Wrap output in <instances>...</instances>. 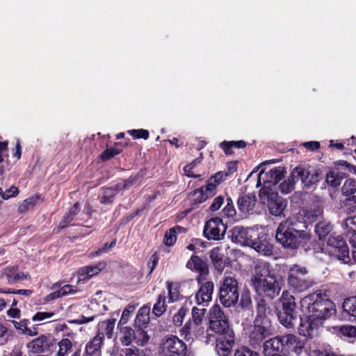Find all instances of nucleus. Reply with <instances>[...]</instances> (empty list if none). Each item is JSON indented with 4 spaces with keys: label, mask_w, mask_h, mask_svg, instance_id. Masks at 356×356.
Returning <instances> with one entry per match:
<instances>
[{
    "label": "nucleus",
    "mask_w": 356,
    "mask_h": 356,
    "mask_svg": "<svg viewBox=\"0 0 356 356\" xmlns=\"http://www.w3.org/2000/svg\"><path fill=\"white\" fill-rule=\"evenodd\" d=\"M307 226L301 224L297 218H288L282 222L276 230L277 242L284 249L297 250L309 249V243L312 236L305 229Z\"/></svg>",
    "instance_id": "nucleus-1"
},
{
    "label": "nucleus",
    "mask_w": 356,
    "mask_h": 356,
    "mask_svg": "<svg viewBox=\"0 0 356 356\" xmlns=\"http://www.w3.org/2000/svg\"><path fill=\"white\" fill-rule=\"evenodd\" d=\"M231 232L232 241L249 246L264 256L273 254V247L269 242L268 234L259 228L235 226Z\"/></svg>",
    "instance_id": "nucleus-2"
},
{
    "label": "nucleus",
    "mask_w": 356,
    "mask_h": 356,
    "mask_svg": "<svg viewBox=\"0 0 356 356\" xmlns=\"http://www.w3.org/2000/svg\"><path fill=\"white\" fill-rule=\"evenodd\" d=\"M272 310L265 299H260L256 307V316L253 328L249 334L248 341L256 348L264 343V341L273 334L274 327L270 316Z\"/></svg>",
    "instance_id": "nucleus-3"
},
{
    "label": "nucleus",
    "mask_w": 356,
    "mask_h": 356,
    "mask_svg": "<svg viewBox=\"0 0 356 356\" xmlns=\"http://www.w3.org/2000/svg\"><path fill=\"white\" fill-rule=\"evenodd\" d=\"M252 286L258 296L273 300L279 296L281 291L280 284L276 276L272 273L270 264L260 263L254 267V273L251 279Z\"/></svg>",
    "instance_id": "nucleus-4"
},
{
    "label": "nucleus",
    "mask_w": 356,
    "mask_h": 356,
    "mask_svg": "<svg viewBox=\"0 0 356 356\" xmlns=\"http://www.w3.org/2000/svg\"><path fill=\"white\" fill-rule=\"evenodd\" d=\"M305 343L293 334H286L273 337L264 343L265 356H291L300 355Z\"/></svg>",
    "instance_id": "nucleus-5"
},
{
    "label": "nucleus",
    "mask_w": 356,
    "mask_h": 356,
    "mask_svg": "<svg viewBox=\"0 0 356 356\" xmlns=\"http://www.w3.org/2000/svg\"><path fill=\"white\" fill-rule=\"evenodd\" d=\"M327 292L325 290H316L301 300L309 314L324 322L336 312L335 304Z\"/></svg>",
    "instance_id": "nucleus-6"
},
{
    "label": "nucleus",
    "mask_w": 356,
    "mask_h": 356,
    "mask_svg": "<svg viewBox=\"0 0 356 356\" xmlns=\"http://www.w3.org/2000/svg\"><path fill=\"white\" fill-rule=\"evenodd\" d=\"M275 313L281 325L286 328H293L298 321V310L296 298L289 291H284L278 299Z\"/></svg>",
    "instance_id": "nucleus-7"
},
{
    "label": "nucleus",
    "mask_w": 356,
    "mask_h": 356,
    "mask_svg": "<svg viewBox=\"0 0 356 356\" xmlns=\"http://www.w3.org/2000/svg\"><path fill=\"white\" fill-rule=\"evenodd\" d=\"M219 302L225 307L234 306L239 298L238 283L234 277L227 276L220 282L218 289Z\"/></svg>",
    "instance_id": "nucleus-8"
},
{
    "label": "nucleus",
    "mask_w": 356,
    "mask_h": 356,
    "mask_svg": "<svg viewBox=\"0 0 356 356\" xmlns=\"http://www.w3.org/2000/svg\"><path fill=\"white\" fill-rule=\"evenodd\" d=\"M288 284L297 292H302L313 286L314 282L306 267L294 264L289 270Z\"/></svg>",
    "instance_id": "nucleus-9"
},
{
    "label": "nucleus",
    "mask_w": 356,
    "mask_h": 356,
    "mask_svg": "<svg viewBox=\"0 0 356 356\" xmlns=\"http://www.w3.org/2000/svg\"><path fill=\"white\" fill-rule=\"evenodd\" d=\"M209 329L218 336L233 334L234 332L232 328L228 317L226 316L218 305L215 304L209 311Z\"/></svg>",
    "instance_id": "nucleus-10"
},
{
    "label": "nucleus",
    "mask_w": 356,
    "mask_h": 356,
    "mask_svg": "<svg viewBox=\"0 0 356 356\" xmlns=\"http://www.w3.org/2000/svg\"><path fill=\"white\" fill-rule=\"evenodd\" d=\"M325 252L343 264H350L351 258L346 241L341 235H330L327 241Z\"/></svg>",
    "instance_id": "nucleus-11"
},
{
    "label": "nucleus",
    "mask_w": 356,
    "mask_h": 356,
    "mask_svg": "<svg viewBox=\"0 0 356 356\" xmlns=\"http://www.w3.org/2000/svg\"><path fill=\"white\" fill-rule=\"evenodd\" d=\"M162 356H190L187 345L177 336L166 335L161 344Z\"/></svg>",
    "instance_id": "nucleus-12"
},
{
    "label": "nucleus",
    "mask_w": 356,
    "mask_h": 356,
    "mask_svg": "<svg viewBox=\"0 0 356 356\" xmlns=\"http://www.w3.org/2000/svg\"><path fill=\"white\" fill-rule=\"evenodd\" d=\"M29 352L42 355H51L56 350V339L50 334H41L27 343Z\"/></svg>",
    "instance_id": "nucleus-13"
},
{
    "label": "nucleus",
    "mask_w": 356,
    "mask_h": 356,
    "mask_svg": "<svg viewBox=\"0 0 356 356\" xmlns=\"http://www.w3.org/2000/svg\"><path fill=\"white\" fill-rule=\"evenodd\" d=\"M321 175V170L315 169L311 166L306 168L299 165L292 170V176L296 177L297 181L300 180L307 188H311L319 182Z\"/></svg>",
    "instance_id": "nucleus-14"
},
{
    "label": "nucleus",
    "mask_w": 356,
    "mask_h": 356,
    "mask_svg": "<svg viewBox=\"0 0 356 356\" xmlns=\"http://www.w3.org/2000/svg\"><path fill=\"white\" fill-rule=\"evenodd\" d=\"M323 323L324 321L308 314L300 318L298 333L307 338H313L318 335V330Z\"/></svg>",
    "instance_id": "nucleus-15"
},
{
    "label": "nucleus",
    "mask_w": 356,
    "mask_h": 356,
    "mask_svg": "<svg viewBox=\"0 0 356 356\" xmlns=\"http://www.w3.org/2000/svg\"><path fill=\"white\" fill-rule=\"evenodd\" d=\"M227 229V226L219 217L212 218L205 222L203 235L208 240H221Z\"/></svg>",
    "instance_id": "nucleus-16"
},
{
    "label": "nucleus",
    "mask_w": 356,
    "mask_h": 356,
    "mask_svg": "<svg viewBox=\"0 0 356 356\" xmlns=\"http://www.w3.org/2000/svg\"><path fill=\"white\" fill-rule=\"evenodd\" d=\"M266 196L269 213L275 216H281L287 206L286 200L272 190L266 191Z\"/></svg>",
    "instance_id": "nucleus-17"
},
{
    "label": "nucleus",
    "mask_w": 356,
    "mask_h": 356,
    "mask_svg": "<svg viewBox=\"0 0 356 356\" xmlns=\"http://www.w3.org/2000/svg\"><path fill=\"white\" fill-rule=\"evenodd\" d=\"M186 267L199 273V275L196 278L198 284L206 280V277L209 272L208 265L207 262L202 260L199 256L192 255L186 264Z\"/></svg>",
    "instance_id": "nucleus-18"
},
{
    "label": "nucleus",
    "mask_w": 356,
    "mask_h": 356,
    "mask_svg": "<svg viewBox=\"0 0 356 356\" xmlns=\"http://www.w3.org/2000/svg\"><path fill=\"white\" fill-rule=\"evenodd\" d=\"M209 257L214 268L219 273H222L225 267L230 266V258L220 247H215L211 251Z\"/></svg>",
    "instance_id": "nucleus-19"
},
{
    "label": "nucleus",
    "mask_w": 356,
    "mask_h": 356,
    "mask_svg": "<svg viewBox=\"0 0 356 356\" xmlns=\"http://www.w3.org/2000/svg\"><path fill=\"white\" fill-rule=\"evenodd\" d=\"M235 334L217 336L216 339V350L219 356H229L235 344Z\"/></svg>",
    "instance_id": "nucleus-20"
},
{
    "label": "nucleus",
    "mask_w": 356,
    "mask_h": 356,
    "mask_svg": "<svg viewBox=\"0 0 356 356\" xmlns=\"http://www.w3.org/2000/svg\"><path fill=\"white\" fill-rule=\"evenodd\" d=\"M256 202L257 197L254 193H242L238 197L237 207L241 213L248 214L254 209Z\"/></svg>",
    "instance_id": "nucleus-21"
},
{
    "label": "nucleus",
    "mask_w": 356,
    "mask_h": 356,
    "mask_svg": "<svg viewBox=\"0 0 356 356\" xmlns=\"http://www.w3.org/2000/svg\"><path fill=\"white\" fill-rule=\"evenodd\" d=\"M200 287L195 295L197 303L204 305L208 303L212 300L214 284L212 281H207L200 283Z\"/></svg>",
    "instance_id": "nucleus-22"
},
{
    "label": "nucleus",
    "mask_w": 356,
    "mask_h": 356,
    "mask_svg": "<svg viewBox=\"0 0 356 356\" xmlns=\"http://www.w3.org/2000/svg\"><path fill=\"white\" fill-rule=\"evenodd\" d=\"M104 339V333L98 332L96 336L86 343L83 356H96L103 344Z\"/></svg>",
    "instance_id": "nucleus-23"
},
{
    "label": "nucleus",
    "mask_w": 356,
    "mask_h": 356,
    "mask_svg": "<svg viewBox=\"0 0 356 356\" xmlns=\"http://www.w3.org/2000/svg\"><path fill=\"white\" fill-rule=\"evenodd\" d=\"M318 212L316 209L312 208H302L299 210L296 217L301 224L307 227V224H310L317 220Z\"/></svg>",
    "instance_id": "nucleus-24"
},
{
    "label": "nucleus",
    "mask_w": 356,
    "mask_h": 356,
    "mask_svg": "<svg viewBox=\"0 0 356 356\" xmlns=\"http://www.w3.org/2000/svg\"><path fill=\"white\" fill-rule=\"evenodd\" d=\"M2 275L6 277L8 284H13L19 280L26 278L27 274L18 271V267L15 266H8L3 268Z\"/></svg>",
    "instance_id": "nucleus-25"
},
{
    "label": "nucleus",
    "mask_w": 356,
    "mask_h": 356,
    "mask_svg": "<svg viewBox=\"0 0 356 356\" xmlns=\"http://www.w3.org/2000/svg\"><path fill=\"white\" fill-rule=\"evenodd\" d=\"M209 199V196L204 193V186L195 189L189 193L188 200L190 205L193 207H197L201 203Z\"/></svg>",
    "instance_id": "nucleus-26"
},
{
    "label": "nucleus",
    "mask_w": 356,
    "mask_h": 356,
    "mask_svg": "<svg viewBox=\"0 0 356 356\" xmlns=\"http://www.w3.org/2000/svg\"><path fill=\"white\" fill-rule=\"evenodd\" d=\"M106 266L104 261L99 262L94 265L87 266L82 268L79 271V275L83 277V280L89 279L92 276L97 275Z\"/></svg>",
    "instance_id": "nucleus-27"
},
{
    "label": "nucleus",
    "mask_w": 356,
    "mask_h": 356,
    "mask_svg": "<svg viewBox=\"0 0 356 356\" xmlns=\"http://www.w3.org/2000/svg\"><path fill=\"white\" fill-rule=\"evenodd\" d=\"M149 311L148 307H143L138 311L136 319L135 327L136 328H146L149 323Z\"/></svg>",
    "instance_id": "nucleus-28"
},
{
    "label": "nucleus",
    "mask_w": 356,
    "mask_h": 356,
    "mask_svg": "<svg viewBox=\"0 0 356 356\" xmlns=\"http://www.w3.org/2000/svg\"><path fill=\"white\" fill-rule=\"evenodd\" d=\"M247 145V143L244 140H230L226 141L224 140L219 144V147L222 149L225 154V155H232L233 154L232 149H243L245 148Z\"/></svg>",
    "instance_id": "nucleus-29"
},
{
    "label": "nucleus",
    "mask_w": 356,
    "mask_h": 356,
    "mask_svg": "<svg viewBox=\"0 0 356 356\" xmlns=\"http://www.w3.org/2000/svg\"><path fill=\"white\" fill-rule=\"evenodd\" d=\"M345 177L346 174L343 172L330 171L327 174L325 181L329 186L333 188H337L340 186L341 181Z\"/></svg>",
    "instance_id": "nucleus-30"
},
{
    "label": "nucleus",
    "mask_w": 356,
    "mask_h": 356,
    "mask_svg": "<svg viewBox=\"0 0 356 356\" xmlns=\"http://www.w3.org/2000/svg\"><path fill=\"white\" fill-rule=\"evenodd\" d=\"M120 332L122 334L120 337V341L124 346H129L134 339H137L135 331L130 327H122Z\"/></svg>",
    "instance_id": "nucleus-31"
},
{
    "label": "nucleus",
    "mask_w": 356,
    "mask_h": 356,
    "mask_svg": "<svg viewBox=\"0 0 356 356\" xmlns=\"http://www.w3.org/2000/svg\"><path fill=\"white\" fill-rule=\"evenodd\" d=\"M12 323L16 330L22 332V334L33 337L38 334L37 331H32V330L28 327V325L30 323L28 319H22L19 321H12Z\"/></svg>",
    "instance_id": "nucleus-32"
},
{
    "label": "nucleus",
    "mask_w": 356,
    "mask_h": 356,
    "mask_svg": "<svg viewBox=\"0 0 356 356\" xmlns=\"http://www.w3.org/2000/svg\"><path fill=\"white\" fill-rule=\"evenodd\" d=\"M121 145V143H115L114 147L106 148L99 155V159L102 161H107L116 155L120 154L122 152V148H118V146Z\"/></svg>",
    "instance_id": "nucleus-33"
},
{
    "label": "nucleus",
    "mask_w": 356,
    "mask_h": 356,
    "mask_svg": "<svg viewBox=\"0 0 356 356\" xmlns=\"http://www.w3.org/2000/svg\"><path fill=\"white\" fill-rule=\"evenodd\" d=\"M343 311L348 315L356 318V296H350L344 299L342 305Z\"/></svg>",
    "instance_id": "nucleus-34"
},
{
    "label": "nucleus",
    "mask_w": 356,
    "mask_h": 356,
    "mask_svg": "<svg viewBox=\"0 0 356 356\" xmlns=\"http://www.w3.org/2000/svg\"><path fill=\"white\" fill-rule=\"evenodd\" d=\"M165 293L159 295L156 302L154 305L152 313L156 316H161L167 309Z\"/></svg>",
    "instance_id": "nucleus-35"
},
{
    "label": "nucleus",
    "mask_w": 356,
    "mask_h": 356,
    "mask_svg": "<svg viewBox=\"0 0 356 356\" xmlns=\"http://www.w3.org/2000/svg\"><path fill=\"white\" fill-rule=\"evenodd\" d=\"M332 227L330 223L318 222L315 225V232L320 240L325 238L332 231Z\"/></svg>",
    "instance_id": "nucleus-36"
},
{
    "label": "nucleus",
    "mask_w": 356,
    "mask_h": 356,
    "mask_svg": "<svg viewBox=\"0 0 356 356\" xmlns=\"http://www.w3.org/2000/svg\"><path fill=\"white\" fill-rule=\"evenodd\" d=\"M58 347V350L56 356H66L72 349V343L67 338L62 339L60 341H56V348Z\"/></svg>",
    "instance_id": "nucleus-37"
},
{
    "label": "nucleus",
    "mask_w": 356,
    "mask_h": 356,
    "mask_svg": "<svg viewBox=\"0 0 356 356\" xmlns=\"http://www.w3.org/2000/svg\"><path fill=\"white\" fill-rule=\"evenodd\" d=\"M115 324V319L111 318L99 323V326L100 329L104 330V334H105L108 339H111L113 334Z\"/></svg>",
    "instance_id": "nucleus-38"
},
{
    "label": "nucleus",
    "mask_w": 356,
    "mask_h": 356,
    "mask_svg": "<svg viewBox=\"0 0 356 356\" xmlns=\"http://www.w3.org/2000/svg\"><path fill=\"white\" fill-rule=\"evenodd\" d=\"M297 181L296 177H293L292 176V172H291L290 177L288 179L282 181L280 186L279 188L282 193L288 194L291 193L295 188V184Z\"/></svg>",
    "instance_id": "nucleus-39"
},
{
    "label": "nucleus",
    "mask_w": 356,
    "mask_h": 356,
    "mask_svg": "<svg viewBox=\"0 0 356 356\" xmlns=\"http://www.w3.org/2000/svg\"><path fill=\"white\" fill-rule=\"evenodd\" d=\"M286 172L284 167H275L269 171V175L271 178L270 181L274 184H277L284 177Z\"/></svg>",
    "instance_id": "nucleus-40"
},
{
    "label": "nucleus",
    "mask_w": 356,
    "mask_h": 356,
    "mask_svg": "<svg viewBox=\"0 0 356 356\" xmlns=\"http://www.w3.org/2000/svg\"><path fill=\"white\" fill-rule=\"evenodd\" d=\"M341 191L346 196H350L356 193V180L353 178L347 179L342 186Z\"/></svg>",
    "instance_id": "nucleus-41"
},
{
    "label": "nucleus",
    "mask_w": 356,
    "mask_h": 356,
    "mask_svg": "<svg viewBox=\"0 0 356 356\" xmlns=\"http://www.w3.org/2000/svg\"><path fill=\"white\" fill-rule=\"evenodd\" d=\"M39 199L38 195H35L25 199L22 204L18 208L19 213H24L27 211L30 208L33 207L35 205L36 201Z\"/></svg>",
    "instance_id": "nucleus-42"
},
{
    "label": "nucleus",
    "mask_w": 356,
    "mask_h": 356,
    "mask_svg": "<svg viewBox=\"0 0 356 356\" xmlns=\"http://www.w3.org/2000/svg\"><path fill=\"white\" fill-rule=\"evenodd\" d=\"M207 309L194 307L192 309V319L195 325H199L202 323Z\"/></svg>",
    "instance_id": "nucleus-43"
},
{
    "label": "nucleus",
    "mask_w": 356,
    "mask_h": 356,
    "mask_svg": "<svg viewBox=\"0 0 356 356\" xmlns=\"http://www.w3.org/2000/svg\"><path fill=\"white\" fill-rule=\"evenodd\" d=\"M53 289L58 288V291L59 292V294L60 297L65 296L68 294L74 293L76 292V289L74 286L70 285V284H65L63 286H61V283L56 282L53 285Z\"/></svg>",
    "instance_id": "nucleus-44"
},
{
    "label": "nucleus",
    "mask_w": 356,
    "mask_h": 356,
    "mask_svg": "<svg viewBox=\"0 0 356 356\" xmlns=\"http://www.w3.org/2000/svg\"><path fill=\"white\" fill-rule=\"evenodd\" d=\"M222 213L224 217L234 218L236 216V211L231 197H227V204L222 209Z\"/></svg>",
    "instance_id": "nucleus-45"
},
{
    "label": "nucleus",
    "mask_w": 356,
    "mask_h": 356,
    "mask_svg": "<svg viewBox=\"0 0 356 356\" xmlns=\"http://www.w3.org/2000/svg\"><path fill=\"white\" fill-rule=\"evenodd\" d=\"M188 312V309L182 306L178 312L172 317V323L175 326H180L183 323V320Z\"/></svg>",
    "instance_id": "nucleus-46"
},
{
    "label": "nucleus",
    "mask_w": 356,
    "mask_h": 356,
    "mask_svg": "<svg viewBox=\"0 0 356 356\" xmlns=\"http://www.w3.org/2000/svg\"><path fill=\"white\" fill-rule=\"evenodd\" d=\"M333 353L330 347L321 346L310 350L309 356H333Z\"/></svg>",
    "instance_id": "nucleus-47"
},
{
    "label": "nucleus",
    "mask_w": 356,
    "mask_h": 356,
    "mask_svg": "<svg viewBox=\"0 0 356 356\" xmlns=\"http://www.w3.org/2000/svg\"><path fill=\"white\" fill-rule=\"evenodd\" d=\"M116 196V193L113 192L109 187L106 188L104 191V195L100 200V203L102 204H111Z\"/></svg>",
    "instance_id": "nucleus-48"
},
{
    "label": "nucleus",
    "mask_w": 356,
    "mask_h": 356,
    "mask_svg": "<svg viewBox=\"0 0 356 356\" xmlns=\"http://www.w3.org/2000/svg\"><path fill=\"white\" fill-rule=\"evenodd\" d=\"M128 134L131 136L134 139H148L149 136V131L147 129H131L127 131Z\"/></svg>",
    "instance_id": "nucleus-49"
},
{
    "label": "nucleus",
    "mask_w": 356,
    "mask_h": 356,
    "mask_svg": "<svg viewBox=\"0 0 356 356\" xmlns=\"http://www.w3.org/2000/svg\"><path fill=\"white\" fill-rule=\"evenodd\" d=\"M177 236L174 232V229H172L171 228L166 230L164 238H163V243L167 246H172L173 245L175 242L177 241Z\"/></svg>",
    "instance_id": "nucleus-50"
},
{
    "label": "nucleus",
    "mask_w": 356,
    "mask_h": 356,
    "mask_svg": "<svg viewBox=\"0 0 356 356\" xmlns=\"http://www.w3.org/2000/svg\"><path fill=\"white\" fill-rule=\"evenodd\" d=\"M234 356H261L260 354L254 350H252L248 346H241L237 349L234 353Z\"/></svg>",
    "instance_id": "nucleus-51"
},
{
    "label": "nucleus",
    "mask_w": 356,
    "mask_h": 356,
    "mask_svg": "<svg viewBox=\"0 0 356 356\" xmlns=\"http://www.w3.org/2000/svg\"><path fill=\"white\" fill-rule=\"evenodd\" d=\"M56 330L58 332H63V337L73 339L76 335L75 332H74L66 323L58 324L56 327Z\"/></svg>",
    "instance_id": "nucleus-52"
},
{
    "label": "nucleus",
    "mask_w": 356,
    "mask_h": 356,
    "mask_svg": "<svg viewBox=\"0 0 356 356\" xmlns=\"http://www.w3.org/2000/svg\"><path fill=\"white\" fill-rule=\"evenodd\" d=\"M136 334L137 337V343L145 345L147 343L149 340V336L147 334V332L144 330V328H137Z\"/></svg>",
    "instance_id": "nucleus-53"
},
{
    "label": "nucleus",
    "mask_w": 356,
    "mask_h": 356,
    "mask_svg": "<svg viewBox=\"0 0 356 356\" xmlns=\"http://www.w3.org/2000/svg\"><path fill=\"white\" fill-rule=\"evenodd\" d=\"M19 191L17 187L15 186H11L6 191H3L1 189V193H0V196L3 200H8L11 197H15L19 194Z\"/></svg>",
    "instance_id": "nucleus-54"
},
{
    "label": "nucleus",
    "mask_w": 356,
    "mask_h": 356,
    "mask_svg": "<svg viewBox=\"0 0 356 356\" xmlns=\"http://www.w3.org/2000/svg\"><path fill=\"white\" fill-rule=\"evenodd\" d=\"M135 309L134 305H129L122 312V316L119 321L118 325L126 324L130 317L131 313Z\"/></svg>",
    "instance_id": "nucleus-55"
},
{
    "label": "nucleus",
    "mask_w": 356,
    "mask_h": 356,
    "mask_svg": "<svg viewBox=\"0 0 356 356\" xmlns=\"http://www.w3.org/2000/svg\"><path fill=\"white\" fill-rule=\"evenodd\" d=\"M217 186L218 185L216 184V183H213V181H211L210 179L207 181V184L204 186V193L209 196V198L212 197L216 194Z\"/></svg>",
    "instance_id": "nucleus-56"
},
{
    "label": "nucleus",
    "mask_w": 356,
    "mask_h": 356,
    "mask_svg": "<svg viewBox=\"0 0 356 356\" xmlns=\"http://www.w3.org/2000/svg\"><path fill=\"white\" fill-rule=\"evenodd\" d=\"M73 220L74 219H72L67 213H66L63 217L58 227L54 229V232L58 233L60 230L67 227Z\"/></svg>",
    "instance_id": "nucleus-57"
},
{
    "label": "nucleus",
    "mask_w": 356,
    "mask_h": 356,
    "mask_svg": "<svg viewBox=\"0 0 356 356\" xmlns=\"http://www.w3.org/2000/svg\"><path fill=\"white\" fill-rule=\"evenodd\" d=\"M118 356H140V350L134 346L121 349Z\"/></svg>",
    "instance_id": "nucleus-58"
},
{
    "label": "nucleus",
    "mask_w": 356,
    "mask_h": 356,
    "mask_svg": "<svg viewBox=\"0 0 356 356\" xmlns=\"http://www.w3.org/2000/svg\"><path fill=\"white\" fill-rule=\"evenodd\" d=\"M225 202V198L222 195H218L216 197H215L211 204L209 207V210L212 212L218 211L224 204Z\"/></svg>",
    "instance_id": "nucleus-59"
},
{
    "label": "nucleus",
    "mask_w": 356,
    "mask_h": 356,
    "mask_svg": "<svg viewBox=\"0 0 356 356\" xmlns=\"http://www.w3.org/2000/svg\"><path fill=\"white\" fill-rule=\"evenodd\" d=\"M341 334L348 337H355L356 336V327L353 325H345L340 327Z\"/></svg>",
    "instance_id": "nucleus-60"
},
{
    "label": "nucleus",
    "mask_w": 356,
    "mask_h": 356,
    "mask_svg": "<svg viewBox=\"0 0 356 356\" xmlns=\"http://www.w3.org/2000/svg\"><path fill=\"white\" fill-rule=\"evenodd\" d=\"M227 177H228V176L227 174L225 173V171H219L212 175L209 179H211V181L219 185L224 181Z\"/></svg>",
    "instance_id": "nucleus-61"
},
{
    "label": "nucleus",
    "mask_w": 356,
    "mask_h": 356,
    "mask_svg": "<svg viewBox=\"0 0 356 356\" xmlns=\"http://www.w3.org/2000/svg\"><path fill=\"white\" fill-rule=\"evenodd\" d=\"M95 318V316L86 317L83 315H81L77 319L68 320L67 322L70 324L81 325V324L88 323L89 322L94 321Z\"/></svg>",
    "instance_id": "nucleus-62"
},
{
    "label": "nucleus",
    "mask_w": 356,
    "mask_h": 356,
    "mask_svg": "<svg viewBox=\"0 0 356 356\" xmlns=\"http://www.w3.org/2000/svg\"><path fill=\"white\" fill-rule=\"evenodd\" d=\"M159 262V257L156 253H154L149 259L147 262V266L149 269L147 276L150 275L155 268L156 267Z\"/></svg>",
    "instance_id": "nucleus-63"
},
{
    "label": "nucleus",
    "mask_w": 356,
    "mask_h": 356,
    "mask_svg": "<svg viewBox=\"0 0 356 356\" xmlns=\"http://www.w3.org/2000/svg\"><path fill=\"white\" fill-rule=\"evenodd\" d=\"M54 315V312H38L33 317V321H40L46 318H51Z\"/></svg>",
    "instance_id": "nucleus-64"
}]
</instances>
